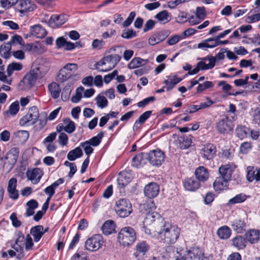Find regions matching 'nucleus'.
I'll use <instances>...</instances> for the list:
<instances>
[{
    "mask_svg": "<svg viewBox=\"0 0 260 260\" xmlns=\"http://www.w3.org/2000/svg\"><path fill=\"white\" fill-rule=\"evenodd\" d=\"M157 223L156 230L158 237L164 243L168 245L176 243L180 234V229L176 224L160 219Z\"/></svg>",
    "mask_w": 260,
    "mask_h": 260,
    "instance_id": "nucleus-1",
    "label": "nucleus"
},
{
    "mask_svg": "<svg viewBox=\"0 0 260 260\" xmlns=\"http://www.w3.org/2000/svg\"><path fill=\"white\" fill-rule=\"evenodd\" d=\"M143 209L144 210L143 213L145 215L144 223L146 225L152 224L155 231L158 221H160L159 219L162 218L159 214L155 211L156 207L153 202L144 204Z\"/></svg>",
    "mask_w": 260,
    "mask_h": 260,
    "instance_id": "nucleus-2",
    "label": "nucleus"
},
{
    "mask_svg": "<svg viewBox=\"0 0 260 260\" xmlns=\"http://www.w3.org/2000/svg\"><path fill=\"white\" fill-rule=\"evenodd\" d=\"M118 241L120 245L127 246L132 245L136 239V234L135 230L131 226H125L119 231Z\"/></svg>",
    "mask_w": 260,
    "mask_h": 260,
    "instance_id": "nucleus-3",
    "label": "nucleus"
},
{
    "mask_svg": "<svg viewBox=\"0 0 260 260\" xmlns=\"http://www.w3.org/2000/svg\"><path fill=\"white\" fill-rule=\"evenodd\" d=\"M198 59L201 61L197 63L196 67L192 70H190L186 75H194L197 74L200 70H207L212 69L215 64V58L213 56H207L203 58H199Z\"/></svg>",
    "mask_w": 260,
    "mask_h": 260,
    "instance_id": "nucleus-4",
    "label": "nucleus"
},
{
    "mask_svg": "<svg viewBox=\"0 0 260 260\" xmlns=\"http://www.w3.org/2000/svg\"><path fill=\"white\" fill-rule=\"evenodd\" d=\"M115 211L121 217L128 216L132 211V206L126 199H120L116 202Z\"/></svg>",
    "mask_w": 260,
    "mask_h": 260,
    "instance_id": "nucleus-5",
    "label": "nucleus"
},
{
    "mask_svg": "<svg viewBox=\"0 0 260 260\" xmlns=\"http://www.w3.org/2000/svg\"><path fill=\"white\" fill-rule=\"evenodd\" d=\"M78 65L76 63H69L60 70L56 78L59 82H63L69 79L77 70Z\"/></svg>",
    "mask_w": 260,
    "mask_h": 260,
    "instance_id": "nucleus-6",
    "label": "nucleus"
},
{
    "mask_svg": "<svg viewBox=\"0 0 260 260\" xmlns=\"http://www.w3.org/2000/svg\"><path fill=\"white\" fill-rule=\"evenodd\" d=\"M146 159L153 166H160L165 161V154L159 149L153 150L145 155Z\"/></svg>",
    "mask_w": 260,
    "mask_h": 260,
    "instance_id": "nucleus-7",
    "label": "nucleus"
},
{
    "mask_svg": "<svg viewBox=\"0 0 260 260\" xmlns=\"http://www.w3.org/2000/svg\"><path fill=\"white\" fill-rule=\"evenodd\" d=\"M103 243V236L100 234H95L85 241V247L88 251H95L102 247Z\"/></svg>",
    "mask_w": 260,
    "mask_h": 260,
    "instance_id": "nucleus-8",
    "label": "nucleus"
},
{
    "mask_svg": "<svg viewBox=\"0 0 260 260\" xmlns=\"http://www.w3.org/2000/svg\"><path fill=\"white\" fill-rule=\"evenodd\" d=\"M216 148L212 143H207L202 146L200 154L206 160H211L216 156Z\"/></svg>",
    "mask_w": 260,
    "mask_h": 260,
    "instance_id": "nucleus-9",
    "label": "nucleus"
},
{
    "mask_svg": "<svg viewBox=\"0 0 260 260\" xmlns=\"http://www.w3.org/2000/svg\"><path fill=\"white\" fill-rule=\"evenodd\" d=\"M216 128L218 132L222 134H228L233 129L232 121L228 117L219 120L216 123Z\"/></svg>",
    "mask_w": 260,
    "mask_h": 260,
    "instance_id": "nucleus-10",
    "label": "nucleus"
},
{
    "mask_svg": "<svg viewBox=\"0 0 260 260\" xmlns=\"http://www.w3.org/2000/svg\"><path fill=\"white\" fill-rule=\"evenodd\" d=\"M183 185L185 189L189 191H196L201 186V183L194 177L184 179L183 181Z\"/></svg>",
    "mask_w": 260,
    "mask_h": 260,
    "instance_id": "nucleus-11",
    "label": "nucleus"
},
{
    "mask_svg": "<svg viewBox=\"0 0 260 260\" xmlns=\"http://www.w3.org/2000/svg\"><path fill=\"white\" fill-rule=\"evenodd\" d=\"M150 248V246L145 241L139 242L136 245V251L134 256L138 260H143L144 256Z\"/></svg>",
    "mask_w": 260,
    "mask_h": 260,
    "instance_id": "nucleus-12",
    "label": "nucleus"
},
{
    "mask_svg": "<svg viewBox=\"0 0 260 260\" xmlns=\"http://www.w3.org/2000/svg\"><path fill=\"white\" fill-rule=\"evenodd\" d=\"M144 191L145 196L148 198H154L159 192V186L155 182H151L145 186Z\"/></svg>",
    "mask_w": 260,
    "mask_h": 260,
    "instance_id": "nucleus-13",
    "label": "nucleus"
},
{
    "mask_svg": "<svg viewBox=\"0 0 260 260\" xmlns=\"http://www.w3.org/2000/svg\"><path fill=\"white\" fill-rule=\"evenodd\" d=\"M194 175L200 183H204L209 179L210 173L208 169L204 166H200L196 169Z\"/></svg>",
    "mask_w": 260,
    "mask_h": 260,
    "instance_id": "nucleus-14",
    "label": "nucleus"
},
{
    "mask_svg": "<svg viewBox=\"0 0 260 260\" xmlns=\"http://www.w3.org/2000/svg\"><path fill=\"white\" fill-rule=\"evenodd\" d=\"M43 175V171L38 168L31 170H28L26 172V176L34 184H38Z\"/></svg>",
    "mask_w": 260,
    "mask_h": 260,
    "instance_id": "nucleus-15",
    "label": "nucleus"
},
{
    "mask_svg": "<svg viewBox=\"0 0 260 260\" xmlns=\"http://www.w3.org/2000/svg\"><path fill=\"white\" fill-rule=\"evenodd\" d=\"M121 58V56L118 54L109 55L105 56V60L106 61V63L110 64L109 68L105 70H100L99 72H107L115 68L117 64L120 61Z\"/></svg>",
    "mask_w": 260,
    "mask_h": 260,
    "instance_id": "nucleus-16",
    "label": "nucleus"
},
{
    "mask_svg": "<svg viewBox=\"0 0 260 260\" xmlns=\"http://www.w3.org/2000/svg\"><path fill=\"white\" fill-rule=\"evenodd\" d=\"M246 178L250 182L253 181H259L260 180V169L248 166L247 168Z\"/></svg>",
    "mask_w": 260,
    "mask_h": 260,
    "instance_id": "nucleus-17",
    "label": "nucleus"
},
{
    "mask_svg": "<svg viewBox=\"0 0 260 260\" xmlns=\"http://www.w3.org/2000/svg\"><path fill=\"white\" fill-rule=\"evenodd\" d=\"M38 77V74L35 71H31L23 78L21 82L25 85V88L29 89L35 84Z\"/></svg>",
    "mask_w": 260,
    "mask_h": 260,
    "instance_id": "nucleus-18",
    "label": "nucleus"
},
{
    "mask_svg": "<svg viewBox=\"0 0 260 260\" xmlns=\"http://www.w3.org/2000/svg\"><path fill=\"white\" fill-rule=\"evenodd\" d=\"M16 8L20 13H23L33 11L36 8V6L28 0H18Z\"/></svg>",
    "mask_w": 260,
    "mask_h": 260,
    "instance_id": "nucleus-19",
    "label": "nucleus"
},
{
    "mask_svg": "<svg viewBox=\"0 0 260 260\" xmlns=\"http://www.w3.org/2000/svg\"><path fill=\"white\" fill-rule=\"evenodd\" d=\"M17 182V181L16 178H12L8 182L7 190L9 193L10 198L13 200L17 199L19 197L18 191L16 190Z\"/></svg>",
    "mask_w": 260,
    "mask_h": 260,
    "instance_id": "nucleus-20",
    "label": "nucleus"
},
{
    "mask_svg": "<svg viewBox=\"0 0 260 260\" xmlns=\"http://www.w3.org/2000/svg\"><path fill=\"white\" fill-rule=\"evenodd\" d=\"M65 17L66 16L64 15L59 16L56 15H53L49 20L48 24L52 28L60 26L66 22L67 18Z\"/></svg>",
    "mask_w": 260,
    "mask_h": 260,
    "instance_id": "nucleus-21",
    "label": "nucleus"
},
{
    "mask_svg": "<svg viewBox=\"0 0 260 260\" xmlns=\"http://www.w3.org/2000/svg\"><path fill=\"white\" fill-rule=\"evenodd\" d=\"M220 176L224 178L226 181H230L231 179L234 170L230 165L221 166L218 169Z\"/></svg>",
    "mask_w": 260,
    "mask_h": 260,
    "instance_id": "nucleus-22",
    "label": "nucleus"
},
{
    "mask_svg": "<svg viewBox=\"0 0 260 260\" xmlns=\"http://www.w3.org/2000/svg\"><path fill=\"white\" fill-rule=\"evenodd\" d=\"M232 228L237 233H243L246 231V223L244 220L236 219L232 222Z\"/></svg>",
    "mask_w": 260,
    "mask_h": 260,
    "instance_id": "nucleus-23",
    "label": "nucleus"
},
{
    "mask_svg": "<svg viewBox=\"0 0 260 260\" xmlns=\"http://www.w3.org/2000/svg\"><path fill=\"white\" fill-rule=\"evenodd\" d=\"M103 234L109 235L115 232V224L113 220H108L101 227Z\"/></svg>",
    "mask_w": 260,
    "mask_h": 260,
    "instance_id": "nucleus-24",
    "label": "nucleus"
},
{
    "mask_svg": "<svg viewBox=\"0 0 260 260\" xmlns=\"http://www.w3.org/2000/svg\"><path fill=\"white\" fill-rule=\"evenodd\" d=\"M167 78L168 79L164 81V83L167 86V91L172 89L177 84L181 82L182 80V78L178 77L177 75L168 76Z\"/></svg>",
    "mask_w": 260,
    "mask_h": 260,
    "instance_id": "nucleus-25",
    "label": "nucleus"
},
{
    "mask_svg": "<svg viewBox=\"0 0 260 260\" xmlns=\"http://www.w3.org/2000/svg\"><path fill=\"white\" fill-rule=\"evenodd\" d=\"M146 153L143 152L136 154L132 159V165L135 168H140L145 164V155Z\"/></svg>",
    "mask_w": 260,
    "mask_h": 260,
    "instance_id": "nucleus-26",
    "label": "nucleus"
},
{
    "mask_svg": "<svg viewBox=\"0 0 260 260\" xmlns=\"http://www.w3.org/2000/svg\"><path fill=\"white\" fill-rule=\"evenodd\" d=\"M232 245L238 250L244 249L247 244V240L242 236H237L232 240Z\"/></svg>",
    "mask_w": 260,
    "mask_h": 260,
    "instance_id": "nucleus-27",
    "label": "nucleus"
},
{
    "mask_svg": "<svg viewBox=\"0 0 260 260\" xmlns=\"http://www.w3.org/2000/svg\"><path fill=\"white\" fill-rule=\"evenodd\" d=\"M30 31L32 36L38 38H43L47 34V31L40 24L31 26Z\"/></svg>",
    "mask_w": 260,
    "mask_h": 260,
    "instance_id": "nucleus-28",
    "label": "nucleus"
},
{
    "mask_svg": "<svg viewBox=\"0 0 260 260\" xmlns=\"http://www.w3.org/2000/svg\"><path fill=\"white\" fill-rule=\"evenodd\" d=\"M191 143V139L188 136L179 137L176 141L177 146L181 149L188 148Z\"/></svg>",
    "mask_w": 260,
    "mask_h": 260,
    "instance_id": "nucleus-29",
    "label": "nucleus"
},
{
    "mask_svg": "<svg viewBox=\"0 0 260 260\" xmlns=\"http://www.w3.org/2000/svg\"><path fill=\"white\" fill-rule=\"evenodd\" d=\"M187 255L190 260H201L204 253L199 247H193L188 251Z\"/></svg>",
    "mask_w": 260,
    "mask_h": 260,
    "instance_id": "nucleus-30",
    "label": "nucleus"
},
{
    "mask_svg": "<svg viewBox=\"0 0 260 260\" xmlns=\"http://www.w3.org/2000/svg\"><path fill=\"white\" fill-rule=\"evenodd\" d=\"M44 227L43 225H38L32 227L30 229V234L34 237V241L36 242L40 241L44 232H43Z\"/></svg>",
    "mask_w": 260,
    "mask_h": 260,
    "instance_id": "nucleus-31",
    "label": "nucleus"
},
{
    "mask_svg": "<svg viewBox=\"0 0 260 260\" xmlns=\"http://www.w3.org/2000/svg\"><path fill=\"white\" fill-rule=\"evenodd\" d=\"M229 181H226L224 178L219 176L217 177L213 183V187L216 191L223 190L228 186Z\"/></svg>",
    "mask_w": 260,
    "mask_h": 260,
    "instance_id": "nucleus-32",
    "label": "nucleus"
},
{
    "mask_svg": "<svg viewBox=\"0 0 260 260\" xmlns=\"http://www.w3.org/2000/svg\"><path fill=\"white\" fill-rule=\"evenodd\" d=\"M245 239L247 241L251 243H255L258 241L259 238V231L256 230H250L245 234Z\"/></svg>",
    "mask_w": 260,
    "mask_h": 260,
    "instance_id": "nucleus-33",
    "label": "nucleus"
},
{
    "mask_svg": "<svg viewBox=\"0 0 260 260\" xmlns=\"http://www.w3.org/2000/svg\"><path fill=\"white\" fill-rule=\"evenodd\" d=\"M148 63L147 59H144L140 57H135L128 64V68L134 69L146 65Z\"/></svg>",
    "mask_w": 260,
    "mask_h": 260,
    "instance_id": "nucleus-34",
    "label": "nucleus"
},
{
    "mask_svg": "<svg viewBox=\"0 0 260 260\" xmlns=\"http://www.w3.org/2000/svg\"><path fill=\"white\" fill-rule=\"evenodd\" d=\"M151 113V111H147L141 115L138 119H137L134 123L133 126L134 130H137L140 127V125L144 123L145 121L150 116Z\"/></svg>",
    "mask_w": 260,
    "mask_h": 260,
    "instance_id": "nucleus-35",
    "label": "nucleus"
},
{
    "mask_svg": "<svg viewBox=\"0 0 260 260\" xmlns=\"http://www.w3.org/2000/svg\"><path fill=\"white\" fill-rule=\"evenodd\" d=\"M12 48L11 45L9 42L3 43L0 47V54L2 57L5 59L10 58L11 53L10 51Z\"/></svg>",
    "mask_w": 260,
    "mask_h": 260,
    "instance_id": "nucleus-36",
    "label": "nucleus"
},
{
    "mask_svg": "<svg viewBox=\"0 0 260 260\" xmlns=\"http://www.w3.org/2000/svg\"><path fill=\"white\" fill-rule=\"evenodd\" d=\"M19 153V149L17 147H13L7 153L6 158L9 159L11 164H15L17 160Z\"/></svg>",
    "mask_w": 260,
    "mask_h": 260,
    "instance_id": "nucleus-37",
    "label": "nucleus"
},
{
    "mask_svg": "<svg viewBox=\"0 0 260 260\" xmlns=\"http://www.w3.org/2000/svg\"><path fill=\"white\" fill-rule=\"evenodd\" d=\"M218 237L221 239H227L231 235V230L226 225L219 228L217 231Z\"/></svg>",
    "mask_w": 260,
    "mask_h": 260,
    "instance_id": "nucleus-38",
    "label": "nucleus"
},
{
    "mask_svg": "<svg viewBox=\"0 0 260 260\" xmlns=\"http://www.w3.org/2000/svg\"><path fill=\"white\" fill-rule=\"evenodd\" d=\"M48 89L53 98L57 99L59 96L61 88L58 84L52 82L49 85Z\"/></svg>",
    "mask_w": 260,
    "mask_h": 260,
    "instance_id": "nucleus-39",
    "label": "nucleus"
},
{
    "mask_svg": "<svg viewBox=\"0 0 260 260\" xmlns=\"http://www.w3.org/2000/svg\"><path fill=\"white\" fill-rule=\"evenodd\" d=\"M82 155V149L80 147H77L68 153L67 158L70 161H73L78 158L81 157Z\"/></svg>",
    "mask_w": 260,
    "mask_h": 260,
    "instance_id": "nucleus-40",
    "label": "nucleus"
},
{
    "mask_svg": "<svg viewBox=\"0 0 260 260\" xmlns=\"http://www.w3.org/2000/svg\"><path fill=\"white\" fill-rule=\"evenodd\" d=\"M29 118L32 120L31 124H34L37 122L39 117V112L38 108L36 106L30 107L27 113Z\"/></svg>",
    "mask_w": 260,
    "mask_h": 260,
    "instance_id": "nucleus-41",
    "label": "nucleus"
},
{
    "mask_svg": "<svg viewBox=\"0 0 260 260\" xmlns=\"http://www.w3.org/2000/svg\"><path fill=\"white\" fill-rule=\"evenodd\" d=\"M249 132V128L243 125H238L235 129L236 136L241 139L246 137Z\"/></svg>",
    "mask_w": 260,
    "mask_h": 260,
    "instance_id": "nucleus-42",
    "label": "nucleus"
},
{
    "mask_svg": "<svg viewBox=\"0 0 260 260\" xmlns=\"http://www.w3.org/2000/svg\"><path fill=\"white\" fill-rule=\"evenodd\" d=\"M246 199V195L243 193H240L231 199L227 203V205L228 206H231L234 204L241 203L244 202Z\"/></svg>",
    "mask_w": 260,
    "mask_h": 260,
    "instance_id": "nucleus-43",
    "label": "nucleus"
},
{
    "mask_svg": "<svg viewBox=\"0 0 260 260\" xmlns=\"http://www.w3.org/2000/svg\"><path fill=\"white\" fill-rule=\"evenodd\" d=\"M104 133L103 132H100L97 136L93 137L88 141H86L88 142L89 144L92 146L96 147L98 146L101 142L102 139L103 138Z\"/></svg>",
    "mask_w": 260,
    "mask_h": 260,
    "instance_id": "nucleus-44",
    "label": "nucleus"
},
{
    "mask_svg": "<svg viewBox=\"0 0 260 260\" xmlns=\"http://www.w3.org/2000/svg\"><path fill=\"white\" fill-rule=\"evenodd\" d=\"M63 122L65 124H67L64 127L63 130L68 133H72L75 129V123L70 118L64 119Z\"/></svg>",
    "mask_w": 260,
    "mask_h": 260,
    "instance_id": "nucleus-45",
    "label": "nucleus"
},
{
    "mask_svg": "<svg viewBox=\"0 0 260 260\" xmlns=\"http://www.w3.org/2000/svg\"><path fill=\"white\" fill-rule=\"evenodd\" d=\"M22 66L20 63L12 62L7 67V72L9 76H11L14 71H20L22 69Z\"/></svg>",
    "mask_w": 260,
    "mask_h": 260,
    "instance_id": "nucleus-46",
    "label": "nucleus"
},
{
    "mask_svg": "<svg viewBox=\"0 0 260 260\" xmlns=\"http://www.w3.org/2000/svg\"><path fill=\"white\" fill-rule=\"evenodd\" d=\"M214 84L211 81H205L203 84H199L197 88V93H201L204 91L205 89L209 88H212Z\"/></svg>",
    "mask_w": 260,
    "mask_h": 260,
    "instance_id": "nucleus-47",
    "label": "nucleus"
},
{
    "mask_svg": "<svg viewBox=\"0 0 260 260\" xmlns=\"http://www.w3.org/2000/svg\"><path fill=\"white\" fill-rule=\"evenodd\" d=\"M80 146L82 147L85 154L87 155V158H89L90 155L93 152V149L91 147L92 145L86 141L83 142L80 144Z\"/></svg>",
    "mask_w": 260,
    "mask_h": 260,
    "instance_id": "nucleus-48",
    "label": "nucleus"
},
{
    "mask_svg": "<svg viewBox=\"0 0 260 260\" xmlns=\"http://www.w3.org/2000/svg\"><path fill=\"white\" fill-rule=\"evenodd\" d=\"M11 45H14L15 44H18L20 45L23 46L24 45V41L21 36L15 35L12 37L10 41L9 42Z\"/></svg>",
    "mask_w": 260,
    "mask_h": 260,
    "instance_id": "nucleus-49",
    "label": "nucleus"
},
{
    "mask_svg": "<svg viewBox=\"0 0 260 260\" xmlns=\"http://www.w3.org/2000/svg\"><path fill=\"white\" fill-rule=\"evenodd\" d=\"M96 101L99 107L104 108L107 106L108 101L104 96L99 95L96 98Z\"/></svg>",
    "mask_w": 260,
    "mask_h": 260,
    "instance_id": "nucleus-50",
    "label": "nucleus"
},
{
    "mask_svg": "<svg viewBox=\"0 0 260 260\" xmlns=\"http://www.w3.org/2000/svg\"><path fill=\"white\" fill-rule=\"evenodd\" d=\"M84 87L80 86L77 88L76 94L72 97L71 101L73 103L78 102L82 98V93L84 91Z\"/></svg>",
    "mask_w": 260,
    "mask_h": 260,
    "instance_id": "nucleus-51",
    "label": "nucleus"
},
{
    "mask_svg": "<svg viewBox=\"0 0 260 260\" xmlns=\"http://www.w3.org/2000/svg\"><path fill=\"white\" fill-rule=\"evenodd\" d=\"M214 40L213 38H210L209 39H207L206 40H205L201 43L198 44V48H213L214 47V44H210L208 43L210 42H214Z\"/></svg>",
    "mask_w": 260,
    "mask_h": 260,
    "instance_id": "nucleus-52",
    "label": "nucleus"
},
{
    "mask_svg": "<svg viewBox=\"0 0 260 260\" xmlns=\"http://www.w3.org/2000/svg\"><path fill=\"white\" fill-rule=\"evenodd\" d=\"M252 149V144L250 142H245L241 144L240 147V152L243 154H247Z\"/></svg>",
    "mask_w": 260,
    "mask_h": 260,
    "instance_id": "nucleus-53",
    "label": "nucleus"
},
{
    "mask_svg": "<svg viewBox=\"0 0 260 260\" xmlns=\"http://www.w3.org/2000/svg\"><path fill=\"white\" fill-rule=\"evenodd\" d=\"M168 16V12L164 10L157 14L154 17L159 21H166L167 22L169 21Z\"/></svg>",
    "mask_w": 260,
    "mask_h": 260,
    "instance_id": "nucleus-54",
    "label": "nucleus"
},
{
    "mask_svg": "<svg viewBox=\"0 0 260 260\" xmlns=\"http://www.w3.org/2000/svg\"><path fill=\"white\" fill-rule=\"evenodd\" d=\"M196 16L199 20L204 19L206 16V13L205 11V8L204 7H198L196 8Z\"/></svg>",
    "mask_w": 260,
    "mask_h": 260,
    "instance_id": "nucleus-55",
    "label": "nucleus"
},
{
    "mask_svg": "<svg viewBox=\"0 0 260 260\" xmlns=\"http://www.w3.org/2000/svg\"><path fill=\"white\" fill-rule=\"evenodd\" d=\"M136 36V32L132 29L124 30L121 35V37L126 39H130Z\"/></svg>",
    "mask_w": 260,
    "mask_h": 260,
    "instance_id": "nucleus-56",
    "label": "nucleus"
},
{
    "mask_svg": "<svg viewBox=\"0 0 260 260\" xmlns=\"http://www.w3.org/2000/svg\"><path fill=\"white\" fill-rule=\"evenodd\" d=\"M19 110V105L18 101H15L11 104L9 107V111L11 114L16 115Z\"/></svg>",
    "mask_w": 260,
    "mask_h": 260,
    "instance_id": "nucleus-57",
    "label": "nucleus"
},
{
    "mask_svg": "<svg viewBox=\"0 0 260 260\" xmlns=\"http://www.w3.org/2000/svg\"><path fill=\"white\" fill-rule=\"evenodd\" d=\"M10 219L12 221V224L15 228H18L21 226V222L18 220L16 213H13L10 217Z\"/></svg>",
    "mask_w": 260,
    "mask_h": 260,
    "instance_id": "nucleus-58",
    "label": "nucleus"
},
{
    "mask_svg": "<svg viewBox=\"0 0 260 260\" xmlns=\"http://www.w3.org/2000/svg\"><path fill=\"white\" fill-rule=\"evenodd\" d=\"M155 100V98L154 96H149L138 102L137 104V106L140 108L144 107L145 106L147 105L150 102H153V101H154Z\"/></svg>",
    "mask_w": 260,
    "mask_h": 260,
    "instance_id": "nucleus-59",
    "label": "nucleus"
},
{
    "mask_svg": "<svg viewBox=\"0 0 260 260\" xmlns=\"http://www.w3.org/2000/svg\"><path fill=\"white\" fill-rule=\"evenodd\" d=\"M156 24V22L154 20H153L152 19H149L144 25V28H143V31L144 32H146L149 30H151L153 28L155 25Z\"/></svg>",
    "mask_w": 260,
    "mask_h": 260,
    "instance_id": "nucleus-60",
    "label": "nucleus"
},
{
    "mask_svg": "<svg viewBox=\"0 0 260 260\" xmlns=\"http://www.w3.org/2000/svg\"><path fill=\"white\" fill-rule=\"evenodd\" d=\"M135 16L136 13L135 12H131L127 19L123 22L122 24L123 26L126 27L129 26L132 23Z\"/></svg>",
    "mask_w": 260,
    "mask_h": 260,
    "instance_id": "nucleus-61",
    "label": "nucleus"
},
{
    "mask_svg": "<svg viewBox=\"0 0 260 260\" xmlns=\"http://www.w3.org/2000/svg\"><path fill=\"white\" fill-rule=\"evenodd\" d=\"M58 142L61 146H65L68 143V137L64 133H61L58 137Z\"/></svg>",
    "mask_w": 260,
    "mask_h": 260,
    "instance_id": "nucleus-62",
    "label": "nucleus"
},
{
    "mask_svg": "<svg viewBox=\"0 0 260 260\" xmlns=\"http://www.w3.org/2000/svg\"><path fill=\"white\" fill-rule=\"evenodd\" d=\"M18 0H1L0 3L3 8H9L13 5H16Z\"/></svg>",
    "mask_w": 260,
    "mask_h": 260,
    "instance_id": "nucleus-63",
    "label": "nucleus"
},
{
    "mask_svg": "<svg viewBox=\"0 0 260 260\" xmlns=\"http://www.w3.org/2000/svg\"><path fill=\"white\" fill-rule=\"evenodd\" d=\"M105 45V42L103 40L94 39L92 43L93 49H101Z\"/></svg>",
    "mask_w": 260,
    "mask_h": 260,
    "instance_id": "nucleus-64",
    "label": "nucleus"
}]
</instances>
